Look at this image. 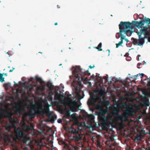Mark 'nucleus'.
Segmentation results:
<instances>
[{"instance_id": "nucleus-1", "label": "nucleus", "mask_w": 150, "mask_h": 150, "mask_svg": "<svg viewBox=\"0 0 150 150\" xmlns=\"http://www.w3.org/2000/svg\"><path fill=\"white\" fill-rule=\"evenodd\" d=\"M30 108L31 109V111H35L34 112L31 113L30 115L33 118H34L35 115L36 114L40 115L42 113L43 115L49 114L50 113L49 108L45 106L43 107L41 104H33L30 106Z\"/></svg>"}, {"instance_id": "nucleus-2", "label": "nucleus", "mask_w": 150, "mask_h": 150, "mask_svg": "<svg viewBox=\"0 0 150 150\" xmlns=\"http://www.w3.org/2000/svg\"><path fill=\"white\" fill-rule=\"evenodd\" d=\"M131 25L130 23L129 22L121 21L119 25V32L118 33L120 36L123 37L124 39L125 36L123 35L122 33H124L128 36L131 35L132 33L130 30L132 28Z\"/></svg>"}, {"instance_id": "nucleus-3", "label": "nucleus", "mask_w": 150, "mask_h": 150, "mask_svg": "<svg viewBox=\"0 0 150 150\" xmlns=\"http://www.w3.org/2000/svg\"><path fill=\"white\" fill-rule=\"evenodd\" d=\"M14 132L16 137L13 138L14 140L17 141V140H19L22 138V141L24 143H26L27 141L30 140V138L26 136L23 137L25 134V132L23 130H21L20 127L14 129Z\"/></svg>"}, {"instance_id": "nucleus-4", "label": "nucleus", "mask_w": 150, "mask_h": 150, "mask_svg": "<svg viewBox=\"0 0 150 150\" xmlns=\"http://www.w3.org/2000/svg\"><path fill=\"white\" fill-rule=\"evenodd\" d=\"M0 135L1 139L0 140V150H4V147L9 144V134L3 133L0 130Z\"/></svg>"}, {"instance_id": "nucleus-5", "label": "nucleus", "mask_w": 150, "mask_h": 150, "mask_svg": "<svg viewBox=\"0 0 150 150\" xmlns=\"http://www.w3.org/2000/svg\"><path fill=\"white\" fill-rule=\"evenodd\" d=\"M75 75L76 79L78 81H86L87 79V77H84L86 74V71L85 70L81 69L79 67L78 69H76L74 70Z\"/></svg>"}, {"instance_id": "nucleus-6", "label": "nucleus", "mask_w": 150, "mask_h": 150, "mask_svg": "<svg viewBox=\"0 0 150 150\" xmlns=\"http://www.w3.org/2000/svg\"><path fill=\"white\" fill-rule=\"evenodd\" d=\"M95 106L96 109L99 111L98 113V115L99 116L103 115L105 116L107 112V110L105 109H103V106L102 104L99 103L95 104Z\"/></svg>"}, {"instance_id": "nucleus-7", "label": "nucleus", "mask_w": 150, "mask_h": 150, "mask_svg": "<svg viewBox=\"0 0 150 150\" xmlns=\"http://www.w3.org/2000/svg\"><path fill=\"white\" fill-rule=\"evenodd\" d=\"M72 134H74L73 139L76 141H79L81 138V134L79 133L78 129H73L71 131Z\"/></svg>"}, {"instance_id": "nucleus-8", "label": "nucleus", "mask_w": 150, "mask_h": 150, "mask_svg": "<svg viewBox=\"0 0 150 150\" xmlns=\"http://www.w3.org/2000/svg\"><path fill=\"white\" fill-rule=\"evenodd\" d=\"M131 25L132 29V30L133 28V25L137 27L138 28H140L143 25H144V22L143 20H141L139 21H133L132 22V23H130Z\"/></svg>"}, {"instance_id": "nucleus-9", "label": "nucleus", "mask_w": 150, "mask_h": 150, "mask_svg": "<svg viewBox=\"0 0 150 150\" xmlns=\"http://www.w3.org/2000/svg\"><path fill=\"white\" fill-rule=\"evenodd\" d=\"M3 86L5 88V89L6 91L7 95L6 96L5 100L6 101L9 100V83H4Z\"/></svg>"}, {"instance_id": "nucleus-10", "label": "nucleus", "mask_w": 150, "mask_h": 150, "mask_svg": "<svg viewBox=\"0 0 150 150\" xmlns=\"http://www.w3.org/2000/svg\"><path fill=\"white\" fill-rule=\"evenodd\" d=\"M133 42L134 45L137 44L141 46L144 44V40L143 38H139V39L134 38Z\"/></svg>"}, {"instance_id": "nucleus-11", "label": "nucleus", "mask_w": 150, "mask_h": 150, "mask_svg": "<svg viewBox=\"0 0 150 150\" xmlns=\"http://www.w3.org/2000/svg\"><path fill=\"white\" fill-rule=\"evenodd\" d=\"M13 108L15 109L14 113L15 114L19 113L20 115H21V112L22 111L23 108L21 107L20 105L18 103H16L15 106L13 107Z\"/></svg>"}, {"instance_id": "nucleus-12", "label": "nucleus", "mask_w": 150, "mask_h": 150, "mask_svg": "<svg viewBox=\"0 0 150 150\" xmlns=\"http://www.w3.org/2000/svg\"><path fill=\"white\" fill-rule=\"evenodd\" d=\"M148 28L146 26L144 27L143 29L140 30V32H142V34L145 35H148L149 33L148 30Z\"/></svg>"}, {"instance_id": "nucleus-13", "label": "nucleus", "mask_w": 150, "mask_h": 150, "mask_svg": "<svg viewBox=\"0 0 150 150\" xmlns=\"http://www.w3.org/2000/svg\"><path fill=\"white\" fill-rule=\"evenodd\" d=\"M132 112L131 111L130 108L129 107L127 108L125 111V115L129 116L132 114Z\"/></svg>"}, {"instance_id": "nucleus-14", "label": "nucleus", "mask_w": 150, "mask_h": 150, "mask_svg": "<svg viewBox=\"0 0 150 150\" xmlns=\"http://www.w3.org/2000/svg\"><path fill=\"white\" fill-rule=\"evenodd\" d=\"M33 86L32 85H30L26 86L25 88L27 90L29 93H30L33 88Z\"/></svg>"}, {"instance_id": "nucleus-15", "label": "nucleus", "mask_w": 150, "mask_h": 150, "mask_svg": "<svg viewBox=\"0 0 150 150\" xmlns=\"http://www.w3.org/2000/svg\"><path fill=\"white\" fill-rule=\"evenodd\" d=\"M70 110L74 112H76L77 111V109L74 105H71L70 106Z\"/></svg>"}, {"instance_id": "nucleus-16", "label": "nucleus", "mask_w": 150, "mask_h": 150, "mask_svg": "<svg viewBox=\"0 0 150 150\" xmlns=\"http://www.w3.org/2000/svg\"><path fill=\"white\" fill-rule=\"evenodd\" d=\"M143 21H144V23H148L149 24H150V19L145 17Z\"/></svg>"}, {"instance_id": "nucleus-17", "label": "nucleus", "mask_w": 150, "mask_h": 150, "mask_svg": "<svg viewBox=\"0 0 150 150\" xmlns=\"http://www.w3.org/2000/svg\"><path fill=\"white\" fill-rule=\"evenodd\" d=\"M4 73L0 74V81L3 82L4 81V78L3 77V75Z\"/></svg>"}, {"instance_id": "nucleus-18", "label": "nucleus", "mask_w": 150, "mask_h": 150, "mask_svg": "<svg viewBox=\"0 0 150 150\" xmlns=\"http://www.w3.org/2000/svg\"><path fill=\"white\" fill-rule=\"evenodd\" d=\"M95 101L94 100V99L92 98H91L89 101L87 102L88 104V105L90 104H92L93 103H95Z\"/></svg>"}, {"instance_id": "nucleus-19", "label": "nucleus", "mask_w": 150, "mask_h": 150, "mask_svg": "<svg viewBox=\"0 0 150 150\" xmlns=\"http://www.w3.org/2000/svg\"><path fill=\"white\" fill-rule=\"evenodd\" d=\"M10 124L12 123V117H11V116H12V113L11 112V109L10 108ZM11 125H10V129L11 128Z\"/></svg>"}, {"instance_id": "nucleus-20", "label": "nucleus", "mask_w": 150, "mask_h": 150, "mask_svg": "<svg viewBox=\"0 0 150 150\" xmlns=\"http://www.w3.org/2000/svg\"><path fill=\"white\" fill-rule=\"evenodd\" d=\"M6 131L9 132V124H7V127H6Z\"/></svg>"}, {"instance_id": "nucleus-21", "label": "nucleus", "mask_w": 150, "mask_h": 150, "mask_svg": "<svg viewBox=\"0 0 150 150\" xmlns=\"http://www.w3.org/2000/svg\"><path fill=\"white\" fill-rule=\"evenodd\" d=\"M147 146V147L145 149V150H150V141L148 142Z\"/></svg>"}, {"instance_id": "nucleus-22", "label": "nucleus", "mask_w": 150, "mask_h": 150, "mask_svg": "<svg viewBox=\"0 0 150 150\" xmlns=\"http://www.w3.org/2000/svg\"><path fill=\"white\" fill-rule=\"evenodd\" d=\"M123 42L120 41L118 43L116 44V47L118 48L120 46H122V44L123 43Z\"/></svg>"}, {"instance_id": "nucleus-23", "label": "nucleus", "mask_w": 150, "mask_h": 150, "mask_svg": "<svg viewBox=\"0 0 150 150\" xmlns=\"http://www.w3.org/2000/svg\"><path fill=\"white\" fill-rule=\"evenodd\" d=\"M142 33L140 32H137V34L139 36V38H142L141 37V35H142Z\"/></svg>"}, {"instance_id": "nucleus-24", "label": "nucleus", "mask_w": 150, "mask_h": 150, "mask_svg": "<svg viewBox=\"0 0 150 150\" xmlns=\"http://www.w3.org/2000/svg\"><path fill=\"white\" fill-rule=\"evenodd\" d=\"M144 105L146 106H149V104L148 101H146L144 103Z\"/></svg>"}, {"instance_id": "nucleus-25", "label": "nucleus", "mask_w": 150, "mask_h": 150, "mask_svg": "<svg viewBox=\"0 0 150 150\" xmlns=\"http://www.w3.org/2000/svg\"><path fill=\"white\" fill-rule=\"evenodd\" d=\"M94 48L98 50V51L102 50V49H101V48H99L98 46L94 47Z\"/></svg>"}, {"instance_id": "nucleus-26", "label": "nucleus", "mask_w": 150, "mask_h": 150, "mask_svg": "<svg viewBox=\"0 0 150 150\" xmlns=\"http://www.w3.org/2000/svg\"><path fill=\"white\" fill-rule=\"evenodd\" d=\"M117 118L120 120H122V117L121 115H119L117 116Z\"/></svg>"}, {"instance_id": "nucleus-27", "label": "nucleus", "mask_w": 150, "mask_h": 150, "mask_svg": "<svg viewBox=\"0 0 150 150\" xmlns=\"http://www.w3.org/2000/svg\"><path fill=\"white\" fill-rule=\"evenodd\" d=\"M68 117L71 116L70 113L69 112H67L65 114Z\"/></svg>"}, {"instance_id": "nucleus-28", "label": "nucleus", "mask_w": 150, "mask_h": 150, "mask_svg": "<svg viewBox=\"0 0 150 150\" xmlns=\"http://www.w3.org/2000/svg\"><path fill=\"white\" fill-rule=\"evenodd\" d=\"M57 122L59 123H62V120L60 119H58L57 120Z\"/></svg>"}, {"instance_id": "nucleus-29", "label": "nucleus", "mask_w": 150, "mask_h": 150, "mask_svg": "<svg viewBox=\"0 0 150 150\" xmlns=\"http://www.w3.org/2000/svg\"><path fill=\"white\" fill-rule=\"evenodd\" d=\"M114 113L115 114L117 115L118 113V111L117 109L115 110L114 111Z\"/></svg>"}, {"instance_id": "nucleus-30", "label": "nucleus", "mask_w": 150, "mask_h": 150, "mask_svg": "<svg viewBox=\"0 0 150 150\" xmlns=\"http://www.w3.org/2000/svg\"><path fill=\"white\" fill-rule=\"evenodd\" d=\"M7 116L8 118L9 119V112H8L7 113Z\"/></svg>"}, {"instance_id": "nucleus-31", "label": "nucleus", "mask_w": 150, "mask_h": 150, "mask_svg": "<svg viewBox=\"0 0 150 150\" xmlns=\"http://www.w3.org/2000/svg\"><path fill=\"white\" fill-rule=\"evenodd\" d=\"M102 44L101 42H100L98 45V47L99 48H101L102 47Z\"/></svg>"}, {"instance_id": "nucleus-32", "label": "nucleus", "mask_w": 150, "mask_h": 150, "mask_svg": "<svg viewBox=\"0 0 150 150\" xmlns=\"http://www.w3.org/2000/svg\"><path fill=\"white\" fill-rule=\"evenodd\" d=\"M120 38H121V42H123V40L124 39L123 37H122L121 36H120Z\"/></svg>"}, {"instance_id": "nucleus-33", "label": "nucleus", "mask_w": 150, "mask_h": 150, "mask_svg": "<svg viewBox=\"0 0 150 150\" xmlns=\"http://www.w3.org/2000/svg\"><path fill=\"white\" fill-rule=\"evenodd\" d=\"M86 71L88 73V76H90V75H91V73H90V72H89V71L88 70H86Z\"/></svg>"}, {"instance_id": "nucleus-34", "label": "nucleus", "mask_w": 150, "mask_h": 150, "mask_svg": "<svg viewBox=\"0 0 150 150\" xmlns=\"http://www.w3.org/2000/svg\"><path fill=\"white\" fill-rule=\"evenodd\" d=\"M99 92L100 93H103V90L102 88H101Z\"/></svg>"}, {"instance_id": "nucleus-35", "label": "nucleus", "mask_w": 150, "mask_h": 150, "mask_svg": "<svg viewBox=\"0 0 150 150\" xmlns=\"http://www.w3.org/2000/svg\"><path fill=\"white\" fill-rule=\"evenodd\" d=\"M59 94H55V97L56 98H59Z\"/></svg>"}, {"instance_id": "nucleus-36", "label": "nucleus", "mask_w": 150, "mask_h": 150, "mask_svg": "<svg viewBox=\"0 0 150 150\" xmlns=\"http://www.w3.org/2000/svg\"><path fill=\"white\" fill-rule=\"evenodd\" d=\"M141 65V64H138L137 65V67L139 68V69L140 68V67H139V66Z\"/></svg>"}, {"instance_id": "nucleus-37", "label": "nucleus", "mask_w": 150, "mask_h": 150, "mask_svg": "<svg viewBox=\"0 0 150 150\" xmlns=\"http://www.w3.org/2000/svg\"><path fill=\"white\" fill-rule=\"evenodd\" d=\"M95 67V66L93 65V67H92L91 65H90L89 67L91 69L92 68H93Z\"/></svg>"}, {"instance_id": "nucleus-38", "label": "nucleus", "mask_w": 150, "mask_h": 150, "mask_svg": "<svg viewBox=\"0 0 150 150\" xmlns=\"http://www.w3.org/2000/svg\"><path fill=\"white\" fill-rule=\"evenodd\" d=\"M25 127L26 128V129L28 130L30 129V128L28 126H25Z\"/></svg>"}, {"instance_id": "nucleus-39", "label": "nucleus", "mask_w": 150, "mask_h": 150, "mask_svg": "<svg viewBox=\"0 0 150 150\" xmlns=\"http://www.w3.org/2000/svg\"><path fill=\"white\" fill-rule=\"evenodd\" d=\"M125 40L127 42H128L129 41L128 39L127 38L125 39Z\"/></svg>"}, {"instance_id": "nucleus-40", "label": "nucleus", "mask_w": 150, "mask_h": 150, "mask_svg": "<svg viewBox=\"0 0 150 150\" xmlns=\"http://www.w3.org/2000/svg\"><path fill=\"white\" fill-rule=\"evenodd\" d=\"M0 109H1V111H4V108H0Z\"/></svg>"}, {"instance_id": "nucleus-41", "label": "nucleus", "mask_w": 150, "mask_h": 150, "mask_svg": "<svg viewBox=\"0 0 150 150\" xmlns=\"http://www.w3.org/2000/svg\"><path fill=\"white\" fill-rule=\"evenodd\" d=\"M108 52H109V54H108V56H109V54H110V50L109 49H108Z\"/></svg>"}, {"instance_id": "nucleus-42", "label": "nucleus", "mask_w": 150, "mask_h": 150, "mask_svg": "<svg viewBox=\"0 0 150 150\" xmlns=\"http://www.w3.org/2000/svg\"><path fill=\"white\" fill-rule=\"evenodd\" d=\"M140 75H141L142 76H143L144 75V74L143 73H141V74H140ZM141 78H142V77H141Z\"/></svg>"}, {"instance_id": "nucleus-43", "label": "nucleus", "mask_w": 150, "mask_h": 150, "mask_svg": "<svg viewBox=\"0 0 150 150\" xmlns=\"http://www.w3.org/2000/svg\"><path fill=\"white\" fill-rule=\"evenodd\" d=\"M4 75H5V76H7V73H5V74H4Z\"/></svg>"}, {"instance_id": "nucleus-44", "label": "nucleus", "mask_w": 150, "mask_h": 150, "mask_svg": "<svg viewBox=\"0 0 150 150\" xmlns=\"http://www.w3.org/2000/svg\"><path fill=\"white\" fill-rule=\"evenodd\" d=\"M148 40L149 42H150V37L148 39Z\"/></svg>"}, {"instance_id": "nucleus-45", "label": "nucleus", "mask_w": 150, "mask_h": 150, "mask_svg": "<svg viewBox=\"0 0 150 150\" xmlns=\"http://www.w3.org/2000/svg\"><path fill=\"white\" fill-rule=\"evenodd\" d=\"M53 88V87H52V86H50V88Z\"/></svg>"}, {"instance_id": "nucleus-46", "label": "nucleus", "mask_w": 150, "mask_h": 150, "mask_svg": "<svg viewBox=\"0 0 150 150\" xmlns=\"http://www.w3.org/2000/svg\"><path fill=\"white\" fill-rule=\"evenodd\" d=\"M38 89H40V90H41V86L39 87H38Z\"/></svg>"}, {"instance_id": "nucleus-47", "label": "nucleus", "mask_w": 150, "mask_h": 150, "mask_svg": "<svg viewBox=\"0 0 150 150\" xmlns=\"http://www.w3.org/2000/svg\"><path fill=\"white\" fill-rule=\"evenodd\" d=\"M57 25V22L55 23H54L55 25Z\"/></svg>"}, {"instance_id": "nucleus-48", "label": "nucleus", "mask_w": 150, "mask_h": 150, "mask_svg": "<svg viewBox=\"0 0 150 150\" xmlns=\"http://www.w3.org/2000/svg\"><path fill=\"white\" fill-rule=\"evenodd\" d=\"M13 69H12H12H10V72H12V71H13Z\"/></svg>"}, {"instance_id": "nucleus-49", "label": "nucleus", "mask_w": 150, "mask_h": 150, "mask_svg": "<svg viewBox=\"0 0 150 150\" xmlns=\"http://www.w3.org/2000/svg\"><path fill=\"white\" fill-rule=\"evenodd\" d=\"M10 99L11 98V95L10 93Z\"/></svg>"}, {"instance_id": "nucleus-50", "label": "nucleus", "mask_w": 150, "mask_h": 150, "mask_svg": "<svg viewBox=\"0 0 150 150\" xmlns=\"http://www.w3.org/2000/svg\"><path fill=\"white\" fill-rule=\"evenodd\" d=\"M10 145H11V140L10 139Z\"/></svg>"}, {"instance_id": "nucleus-51", "label": "nucleus", "mask_w": 150, "mask_h": 150, "mask_svg": "<svg viewBox=\"0 0 150 150\" xmlns=\"http://www.w3.org/2000/svg\"><path fill=\"white\" fill-rule=\"evenodd\" d=\"M10 138L11 137L12 135L11 134H10Z\"/></svg>"}, {"instance_id": "nucleus-52", "label": "nucleus", "mask_w": 150, "mask_h": 150, "mask_svg": "<svg viewBox=\"0 0 150 150\" xmlns=\"http://www.w3.org/2000/svg\"><path fill=\"white\" fill-rule=\"evenodd\" d=\"M39 53H41V54H42V52H39Z\"/></svg>"}, {"instance_id": "nucleus-53", "label": "nucleus", "mask_w": 150, "mask_h": 150, "mask_svg": "<svg viewBox=\"0 0 150 150\" xmlns=\"http://www.w3.org/2000/svg\"><path fill=\"white\" fill-rule=\"evenodd\" d=\"M50 98H51V100H52V96H51V97H50Z\"/></svg>"}, {"instance_id": "nucleus-54", "label": "nucleus", "mask_w": 150, "mask_h": 150, "mask_svg": "<svg viewBox=\"0 0 150 150\" xmlns=\"http://www.w3.org/2000/svg\"><path fill=\"white\" fill-rule=\"evenodd\" d=\"M7 53L8 54V55H9V52H8Z\"/></svg>"}, {"instance_id": "nucleus-55", "label": "nucleus", "mask_w": 150, "mask_h": 150, "mask_svg": "<svg viewBox=\"0 0 150 150\" xmlns=\"http://www.w3.org/2000/svg\"><path fill=\"white\" fill-rule=\"evenodd\" d=\"M86 150H91V149H86Z\"/></svg>"}, {"instance_id": "nucleus-56", "label": "nucleus", "mask_w": 150, "mask_h": 150, "mask_svg": "<svg viewBox=\"0 0 150 150\" xmlns=\"http://www.w3.org/2000/svg\"><path fill=\"white\" fill-rule=\"evenodd\" d=\"M11 105V103H10V106Z\"/></svg>"}, {"instance_id": "nucleus-57", "label": "nucleus", "mask_w": 150, "mask_h": 150, "mask_svg": "<svg viewBox=\"0 0 150 150\" xmlns=\"http://www.w3.org/2000/svg\"><path fill=\"white\" fill-rule=\"evenodd\" d=\"M127 56V54H126L125 55V57H126Z\"/></svg>"}, {"instance_id": "nucleus-58", "label": "nucleus", "mask_w": 150, "mask_h": 150, "mask_svg": "<svg viewBox=\"0 0 150 150\" xmlns=\"http://www.w3.org/2000/svg\"><path fill=\"white\" fill-rule=\"evenodd\" d=\"M7 104L8 105H9V103H8Z\"/></svg>"}, {"instance_id": "nucleus-59", "label": "nucleus", "mask_w": 150, "mask_h": 150, "mask_svg": "<svg viewBox=\"0 0 150 150\" xmlns=\"http://www.w3.org/2000/svg\"><path fill=\"white\" fill-rule=\"evenodd\" d=\"M138 76V75H137L136 76Z\"/></svg>"}, {"instance_id": "nucleus-60", "label": "nucleus", "mask_w": 150, "mask_h": 150, "mask_svg": "<svg viewBox=\"0 0 150 150\" xmlns=\"http://www.w3.org/2000/svg\"><path fill=\"white\" fill-rule=\"evenodd\" d=\"M43 89H42V90H44V87H43Z\"/></svg>"}, {"instance_id": "nucleus-61", "label": "nucleus", "mask_w": 150, "mask_h": 150, "mask_svg": "<svg viewBox=\"0 0 150 150\" xmlns=\"http://www.w3.org/2000/svg\"><path fill=\"white\" fill-rule=\"evenodd\" d=\"M21 101H22V102H23V100H21Z\"/></svg>"}, {"instance_id": "nucleus-62", "label": "nucleus", "mask_w": 150, "mask_h": 150, "mask_svg": "<svg viewBox=\"0 0 150 150\" xmlns=\"http://www.w3.org/2000/svg\"><path fill=\"white\" fill-rule=\"evenodd\" d=\"M8 110H9V108H8Z\"/></svg>"}, {"instance_id": "nucleus-63", "label": "nucleus", "mask_w": 150, "mask_h": 150, "mask_svg": "<svg viewBox=\"0 0 150 150\" xmlns=\"http://www.w3.org/2000/svg\"><path fill=\"white\" fill-rule=\"evenodd\" d=\"M1 109H0V111H1Z\"/></svg>"}, {"instance_id": "nucleus-64", "label": "nucleus", "mask_w": 150, "mask_h": 150, "mask_svg": "<svg viewBox=\"0 0 150 150\" xmlns=\"http://www.w3.org/2000/svg\"><path fill=\"white\" fill-rule=\"evenodd\" d=\"M1 2V1H0V2Z\"/></svg>"}]
</instances>
